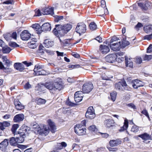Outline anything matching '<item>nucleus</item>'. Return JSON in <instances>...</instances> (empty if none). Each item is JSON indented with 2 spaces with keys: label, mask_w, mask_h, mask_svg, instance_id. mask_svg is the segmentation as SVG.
Listing matches in <instances>:
<instances>
[{
  "label": "nucleus",
  "mask_w": 152,
  "mask_h": 152,
  "mask_svg": "<svg viewBox=\"0 0 152 152\" xmlns=\"http://www.w3.org/2000/svg\"><path fill=\"white\" fill-rule=\"evenodd\" d=\"M128 127V120L125 119L124 120V125L123 126L121 127L120 129V131H123L125 130H126Z\"/></svg>",
  "instance_id": "34"
},
{
  "label": "nucleus",
  "mask_w": 152,
  "mask_h": 152,
  "mask_svg": "<svg viewBox=\"0 0 152 152\" xmlns=\"http://www.w3.org/2000/svg\"><path fill=\"white\" fill-rule=\"evenodd\" d=\"M115 88L116 90L119 91L123 90V88L124 90H128L129 88L127 87V84L125 81H123L119 82L115 84Z\"/></svg>",
  "instance_id": "4"
},
{
  "label": "nucleus",
  "mask_w": 152,
  "mask_h": 152,
  "mask_svg": "<svg viewBox=\"0 0 152 152\" xmlns=\"http://www.w3.org/2000/svg\"><path fill=\"white\" fill-rule=\"evenodd\" d=\"M54 91L57 90H60L63 88V86L61 82H56L54 83Z\"/></svg>",
  "instance_id": "28"
},
{
  "label": "nucleus",
  "mask_w": 152,
  "mask_h": 152,
  "mask_svg": "<svg viewBox=\"0 0 152 152\" xmlns=\"http://www.w3.org/2000/svg\"><path fill=\"white\" fill-rule=\"evenodd\" d=\"M116 56L115 54L109 55L105 57V60L108 62L112 63L116 61Z\"/></svg>",
  "instance_id": "12"
},
{
  "label": "nucleus",
  "mask_w": 152,
  "mask_h": 152,
  "mask_svg": "<svg viewBox=\"0 0 152 152\" xmlns=\"http://www.w3.org/2000/svg\"><path fill=\"white\" fill-rule=\"evenodd\" d=\"M25 137L26 135L24 134H20V143H22L24 141Z\"/></svg>",
  "instance_id": "46"
},
{
  "label": "nucleus",
  "mask_w": 152,
  "mask_h": 152,
  "mask_svg": "<svg viewBox=\"0 0 152 152\" xmlns=\"http://www.w3.org/2000/svg\"><path fill=\"white\" fill-rule=\"evenodd\" d=\"M38 134L41 135L46 136L48 134L49 132L48 127L46 125H43L42 127H41V129H38Z\"/></svg>",
  "instance_id": "7"
},
{
  "label": "nucleus",
  "mask_w": 152,
  "mask_h": 152,
  "mask_svg": "<svg viewBox=\"0 0 152 152\" xmlns=\"http://www.w3.org/2000/svg\"><path fill=\"white\" fill-rule=\"evenodd\" d=\"M19 139L18 137L15 138L14 137H12L10 139V144L12 146H16L19 148V145L18 144L19 142Z\"/></svg>",
  "instance_id": "15"
},
{
  "label": "nucleus",
  "mask_w": 152,
  "mask_h": 152,
  "mask_svg": "<svg viewBox=\"0 0 152 152\" xmlns=\"http://www.w3.org/2000/svg\"><path fill=\"white\" fill-rule=\"evenodd\" d=\"M19 146L20 149L22 150H24V149H26L28 147V145H25L20 144Z\"/></svg>",
  "instance_id": "61"
},
{
  "label": "nucleus",
  "mask_w": 152,
  "mask_h": 152,
  "mask_svg": "<svg viewBox=\"0 0 152 152\" xmlns=\"http://www.w3.org/2000/svg\"><path fill=\"white\" fill-rule=\"evenodd\" d=\"M152 52V44H151L147 49V52L150 53Z\"/></svg>",
  "instance_id": "64"
},
{
  "label": "nucleus",
  "mask_w": 152,
  "mask_h": 152,
  "mask_svg": "<svg viewBox=\"0 0 152 152\" xmlns=\"http://www.w3.org/2000/svg\"><path fill=\"white\" fill-rule=\"evenodd\" d=\"M32 27L35 30H37L41 29V26L38 24L33 25Z\"/></svg>",
  "instance_id": "52"
},
{
  "label": "nucleus",
  "mask_w": 152,
  "mask_h": 152,
  "mask_svg": "<svg viewBox=\"0 0 152 152\" xmlns=\"http://www.w3.org/2000/svg\"><path fill=\"white\" fill-rule=\"evenodd\" d=\"M113 76L111 77H108L106 76L104 73L102 75V79L103 80H110V78H113Z\"/></svg>",
  "instance_id": "44"
},
{
  "label": "nucleus",
  "mask_w": 152,
  "mask_h": 152,
  "mask_svg": "<svg viewBox=\"0 0 152 152\" xmlns=\"http://www.w3.org/2000/svg\"><path fill=\"white\" fill-rule=\"evenodd\" d=\"M72 27V26L70 24H67L64 25H56L54 30L56 29L57 31V35L58 36L60 35L62 36L67 33Z\"/></svg>",
  "instance_id": "1"
},
{
  "label": "nucleus",
  "mask_w": 152,
  "mask_h": 152,
  "mask_svg": "<svg viewBox=\"0 0 152 152\" xmlns=\"http://www.w3.org/2000/svg\"><path fill=\"white\" fill-rule=\"evenodd\" d=\"M89 27L91 30L94 31L97 28V25L94 22H92L90 24Z\"/></svg>",
  "instance_id": "38"
},
{
  "label": "nucleus",
  "mask_w": 152,
  "mask_h": 152,
  "mask_svg": "<svg viewBox=\"0 0 152 152\" xmlns=\"http://www.w3.org/2000/svg\"><path fill=\"white\" fill-rule=\"evenodd\" d=\"M152 58V55H145L143 58L144 60L149 61Z\"/></svg>",
  "instance_id": "50"
},
{
  "label": "nucleus",
  "mask_w": 152,
  "mask_h": 152,
  "mask_svg": "<svg viewBox=\"0 0 152 152\" xmlns=\"http://www.w3.org/2000/svg\"><path fill=\"white\" fill-rule=\"evenodd\" d=\"M26 14V11L25 10H21L20 12V17H21V19L25 18V16Z\"/></svg>",
  "instance_id": "42"
},
{
  "label": "nucleus",
  "mask_w": 152,
  "mask_h": 152,
  "mask_svg": "<svg viewBox=\"0 0 152 152\" xmlns=\"http://www.w3.org/2000/svg\"><path fill=\"white\" fill-rule=\"evenodd\" d=\"M142 113L144 115H145L146 116H147L148 119H149V115L148 113L147 110H144L142 112Z\"/></svg>",
  "instance_id": "59"
},
{
  "label": "nucleus",
  "mask_w": 152,
  "mask_h": 152,
  "mask_svg": "<svg viewBox=\"0 0 152 152\" xmlns=\"http://www.w3.org/2000/svg\"><path fill=\"white\" fill-rule=\"evenodd\" d=\"M104 125L107 128L113 126L115 123L113 120L112 119H108L105 120L104 122Z\"/></svg>",
  "instance_id": "19"
},
{
  "label": "nucleus",
  "mask_w": 152,
  "mask_h": 152,
  "mask_svg": "<svg viewBox=\"0 0 152 152\" xmlns=\"http://www.w3.org/2000/svg\"><path fill=\"white\" fill-rule=\"evenodd\" d=\"M100 50L103 54H107L110 51L109 47L104 45H101L100 46Z\"/></svg>",
  "instance_id": "22"
},
{
  "label": "nucleus",
  "mask_w": 152,
  "mask_h": 152,
  "mask_svg": "<svg viewBox=\"0 0 152 152\" xmlns=\"http://www.w3.org/2000/svg\"><path fill=\"white\" fill-rule=\"evenodd\" d=\"M88 130L91 132H95L97 130V129L95 125L90 126L88 128Z\"/></svg>",
  "instance_id": "37"
},
{
  "label": "nucleus",
  "mask_w": 152,
  "mask_h": 152,
  "mask_svg": "<svg viewBox=\"0 0 152 152\" xmlns=\"http://www.w3.org/2000/svg\"><path fill=\"white\" fill-rule=\"evenodd\" d=\"M152 7V4L148 1H146L144 4V7L143 10H147L149 9H151Z\"/></svg>",
  "instance_id": "30"
},
{
  "label": "nucleus",
  "mask_w": 152,
  "mask_h": 152,
  "mask_svg": "<svg viewBox=\"0 0 152 152\" xmlns=\"http://www.w3.org/2000/svg\"><path fill=\"white\" fill-rule=\"evenodd\" d=\"M31 36V34L27 30L23 31L20 35L21 39L24 41L28 40L30 38Z\"/></svg>",
  "instance_id": "9"
},
{
  "label": "nucleus",
  "mask_w": 152,
  "mask_h": 152,
  "mask_svg": "<svg viewBox=\"0 0 152 152\" xmlns=\"http://www.w3.org/2000/svg\"><path fill=\"white\" fill-rule=\"evenodd\" d=\"M66 104L70 106H72L74 105V104L69 101V99L66 102Z\"/></svg>",
  "instance_id": "63"
},
{
  "label": "nucleus",
  "mask_w": 152,
  "mask_h": 152,
  "mask_svg": "<svg viewBox=\"0 0 152 152\" xmlns=\"http://www.w3.org/2000/svg\"><path fill=\"white\" fill-rule=\"evenodd\" d=\"M86 116L87 118L93 119L96 116L94 110L92 106L89 107L86 114Z\"/></svg>",
  "instance_id": "5"
},
{
  "label": "nucleus",
  "mask_w": 152,
  "mask_h": 152,
  "mask_svg": "<svg viewBox=\"0 0 152 152\" xmlns=\"http://www.w3.org/2000/svg\"><path fill=\"white\" fill-rule=\"evenodd\" d=\"M111 98V100L114 102L115 101L117 93L115 91H114L110 93Z\"/></svg>",
  "instance_id": "39"
},
{
  "label": "nucleus",
  "mask_w": 152,
  "mask_h": 152,
  "mask_svg": "<svg viewBox=\"0 0 152 152\" xmlns=\"http://www.w3.org/2000/svg\"><path fill=\"white\" fill-rule=\"evenodd\" d=\"M48 123L50 127V130L52 133L55 132L56 129L54 123L52 121L50 120H48Z\"/></svg>",
  "instance_id": "21"
},
{
  "label": "nucleus",
  "mask_w": 152,
  "mask_h": 152,
  "mask_svg": "<svg viewBox=\"0 0 152 152\" xmlns=\"http://www.w3.org/2000/svg\"><path fill=\"white\" fill-rule=\"evenodd\" d=\"M121 44V42L120 41L118 42H114L112 44H110V47L112 50L116 51L120 50Z\"/></svg>",
  "instance_id": "10"
},
{
  "label": "nucleus",
  "mask_w": 152,
  "mask_h": 152,
  "mask_svg": "<svg viewBox=\"0 0 152 152\" xmlns=\"http://www.w3.org/2000/svg\"><path fill=\"white\" fill-rule=\"evenodd\" d=\"M142 60L140 57H137L136 58L135 62L136 63L139 64H141L142 62Z\"/></svg>",
  "instance_id": "54"
},
{
  "label": "nucleus",
  "mask_w": 152,
  "mask_h": 152,
  "mask_svg": "<svg viewBox=\"0 0 152 152\" xmlns=\"http://www.w3.org/2000/svg\"><path fill=\"white\" fill-rule=\"evenodd\" d=\"M119 40V39L115 36L113 37L110 40V44H112L114 42H117L116 41Z\"/></svg>",
  "instance_id": "45"
},
{
  "label": "nucleus",
  "mask_w": 152,
  "mask_h": 152,
  "mask_svg": "<svg viewBox=\"0 0 152 152\" xmlns=\"http://www.w3.org/2000/svg\"><path fill=\"white\" fill-rule=\"evenodd\" d=\"M126 105L131 108L133 109L134 110L136 109V106L135 105L132 103H130L126 104Z\"/></svg>",
  "instance_id": "55"
},
{
  "label": "nucleus",
  "mask_w": 152,
  "mask_h": 152,
  "mask_svg": "<svg viewBox=\"0 0 152 152\" xmlns=\"http://www.w3.org/2000/svg\"><path fill=\"white\" fill-rule=\"evenodd\" d=\"M42 12H41L39 10H38L36 12L35 16H39L42 15Z\"/></svg>",
  "instance_id": "58"
},
{
  "label": "nucleus",
  "mask_w": 152,
  "mask_h": 152,
  "mask_svg": "<svg viewBox=\"0 0 152 152\" xmlns=\"http://www.w3.org/2000/svg\"><path fill=\"white\" fill-rule=\"evenodd\" d=\"M32 128L34 129V130L37 132V134H38V129H41V127L37 124L36 123L32 126Z\"/></svg>",
  "instance_id": "35"
},
{
  "label": "nucleus",
  "mask_w": 152,
  "mask_h": 152,
  "mask_svg": "<svg viewBox=\"0 0 152 152\" xmlns=\"http://www.w3.org/2000/svg\"><path fill=\"white\" fill-rule=\"evenodd\" d=\"M121 141L118 139L112 140L110 141L109 144L111 146L114 147L117 146L121 143Z\"/></svg>",
  "instance_id": "26"
},
{
  "label": "nucleus",
  "mask_w": 152,
  "mask_h": 152,
  "mask_svg": "<svg viewBox=\"0 0 152 152\" xmlns=\"http://www.w3.org/2000/svg\"><path fill=\"white\" fill-rule=\"evenodd\" d=\"M138 127L136 125H134L132 126L131 131L134 132H136L138 131Z\"/></svg>",
  "instance_id": "48"
},
{
  "label": "nucleus",
  "mask_w": 152,
  "mask_h": 152,
  "mask_svg": "<svg viewBox=\"0 0 152 152\" xmlns=\"http://www.w3.org/2000/svg\"><path fill=\"white\" fill-rule=\"evenodd\" d=\"M81 91H78L75 93L74 95L75 101L77 102H80L83 99V96L81 94Z\"/></svg>",
  "instance_id": "14"
},
{
  "label": "nucleus",
  "mask_w": 152,
  "mask_h": 152,
  "mask_svg": "<svg viewBox=\"0 0 152 152\" xmlns=\"http://www.w3.org/2000/svg\"><path fill=\"white\" fill-rule=\"evenodd\" d=\"M117 56L116 58V61L118 63H121L124 60V58L122 57L124 55V53L122 52L116 53L115 54Z\"/></svg>",
  "instance_id": "16"
},
{
  "label": "nucleus",
  "mask_w": 152,
  "mask_h": 152,
  "mask_svg": "<svg viewBox=\"0 0 152 152\" xmlns=\"http://www.w3.org/2000/svg\"><path fill=\"white\" fill-rule=\"evenodd\" d=\"M4 63L5 65H6L7 66H9L11 64L12 62L8 59L5 62H4Z\"/></svg>",
  "instance_id": "62"
},
{
  "label": "nucleus",
  "mask_w": 152,
  "mask_h": 152,
  "mask_svg": "<svg viewBox=\"0 0 152 152\" xmlns=\"http://www.w3.org/2000/svg\"><path fill=\"white\" fill-rule=\"evenodd\" d=\"M138 137L141 138L143 140H144V142L146 143H148L150 142L149 141H146L147 140H151V137L149 134L146 133H145L143 134L139 135Z\"/></svg>",
  "instance_id": "13"
},
{
  "label": "nucleus",
  "mask_w": 152,
  "mask_h": 152,
  "mask_svg": "<svg viewBox=\"0 0 152 152\" xmlns=\"http://www.w3.org/2000/svg\"><path fill=\"white\" fill-rule=\"evenodd\" d=\"M8 144V140L7 139H5L0 143V148L5 149L7 147Z\"/></svg>",
  "instance_id": "29"
},
{
  "label": "nucleus",
  "mask_w": 152,
  "mask_h": 152,
  "mask_svg": "<svg viewBox=\"0 0 152 152\" xmlns=\"http://www.w3.org/2000/svg\"><path fill=\"white\" fill-rule=\"evenodd\" d=\"M45 46L47 48L52 47L53 44V42L49 39H46L44 42Z\"/></svg>",
  "instance_id": "32"
},
{
  "label": "nucleus",
  "mask_w": 152,
  "mask_h": 152,
  "mask_svg": "<svg viewBox=\"0 0 152 152\" xmlns=\"http://www.w3.org/2000/svg\"><path fill=\"white\" fill-rule=\"evenodd\" d=\"M13 121L15 123H18L19 121V114L16 115L15 116Z\"/></svg>",
  "instance_id": "53"
},
{
  "label": "nucleus",
  "mask_w": 152,
  "mask_h": 152,
  "mask_svg": "<svg viewBox=\"0 0 152 152\" xmlns=\"http://www.w3.org/2000/svg\"><path fill=\"white\" fill-rule=\"evenodd\" d=\"M132 83L133 87L135 89H137L138 87L143 86H144L143 83L139 80H132Z\"/></svg>",
  "instance_id": "11"
},
{
  "label": "nucleus",
  "mask_w": 152,
  "mask_h": 152,
  "mask_svg": "<svg viewBox=\"0 0 152 152\" xmlns=\"http://www.w3.org/2000/svg\"><path fill=\"white\" fill-rule=\"evenodd\" d=\"M42 69V67L39 64L36 65L34 70L33 73H36L39 70Z\"/></svg>",
  "instance_id": "43"
},
{
  "label": "nucleus",
  "mask_w": 152,
  "mask_h": 152,
  "mask_svg": "<svg viewBox=\"0 0 152 152\" xmlns=\"http://www.w3.org/2000/svg\"><path fill=\"white\" fill-rule=\"evenodd\" d=\"M44 86L45 88L49 90H54V84L52 83H46Z\"/></svg>",
  "instance_id": "31"
},
{
  "label": "nucleus",
  "mask_w": 152,
  "mask_h": 152,
  "mask_svg": "<svg viewBox=\"0 0 152 152\" xmlns=\"http://www.w3.org/2000/svg\"><path fill=\"white\" fill-rule=\"evenodd\" d=\"M10 125V124L8 121H4L2 122H0V129L3 131L5 129V127H9Z\"/></svg>",
  "instance_id": "24"
},
{
  "label": "nucleus",
  "mask_w": 152,
  "mask_h": 152,
  "mask_svg": "<svg viewBox=\"0 0 152 152\" xmlns=\"http://www.w3.org/2000/svg\"><path fill=\"white\" fill-rule=\"evenodd\" d=\"M46 102L45 99L41 98H39L37 100V104L38 105L44 104Z\"/></svg>",
  "instance_id": "41"
},
{
  "label": "nucleus",
  "mask_w": 152,
  "mask_h": 152,
  "mask_svg": "<svg viewBox=\"0 0 152 152\" xmlns=\"http://www.w3.org/2000/svg\"><path fill=\"white\" fill-rule=\"evenodd\" d=\"M32 64L31 62L28 63L26 61H23L21 63H20V72H21L20 75H22L23 74H26L28 72V69L27 68H25L24 65L26 67H28Z\"/></svg>",
  "instance_id": "3"
},
{
  "label": "nucleus",
  "mask_w": 152,
  "mask_h": 152,
  "mask_svg": "<svg viewBox=\"0 0 152 152\" xmlns=\"http://www.w3.org/2000/svg\"><path fill=\"white\" fill-rule=\"evenodd\" d=\"M101 7L104 8H106V2L105 1L102 0L101 1Z\"/></svg>",
  "instance_id": "57"
},
{
  "label": "nucleus",
  "mask_w": 152,
  "mask_h": 152,
  "mask_svg": "<svg viewBox=\"0 0 152 152\" xmlns=\"http://www.w3.org/2000/svg\"><path fill=\"white\" fill-rule=\"evenodd\" d=\"M48 12L46 13H45V14L47 15H53L54 14V13L53 12V9L52 8L51 9H47Z\"/></svg>",
  "instance_id": "47"
},
{
  "label": "nucleus",
  "mask_w": 152,
  "mask_h": 152,
  "mask_svg": "<svg viewBox=\"0 0 152 152\" xmlns=\"http://www.w3.org/2000/svg\"><path fill=\"white\" fill-rule=\"evenodd\" d=\"M86 30V25L83 23L78 24L76 28V31L80 35L81 33H85Z\"/></svg>",
  "instance_id": "8"
},
{
  "label": "nucleus",
  "mask_w": 152,
  "mask_h": 152,
  "mask_svg": "<svg viewBox=\"0 0 152 152\" xmlns=\"http://www.w3.org/2000/svg\"><path fill=\"white\" fill-rule=\"evenodd\" d=\"M74 131L76 134L79 136L85 135L86 134V129L83 127L80 124L75 126Z\"/></svg>",
  "instance_id": "2"
},
{
  "label": "nucleus",
  "mask_w": 152,
  "mask_h": 152,
  "mask_svg": "<svg viewBox=\"0 0 152 152\" xmlns=\"http://www.w3.org/2000/svg\"><path fill=\"white\" fill-rule=\"evenodd\" d=\"M30 129V128L27 126L24 125H23L20 129V134H24L26 135V133L29 131Z\"/></svg>",
  "instance_id": "20"
},
{
  "label": "nucleus",
  "mask_w": 152,
  "mask_h": 152,
  "mask_svg": "<svg viewBox=\"0 0 152 152\" xmlns=\"http://www.w3.org/2000/svg\"><path fill=\"white\" fill-rule=\"evenodd\" d=\"M131 59L132 58H129L127 56H125V60L126 65V66L132 67L133 65L132 61L131 60Z\"/></svg>",
  "instance_id": "25"
},
{
  "label": "nucleus",
  "mask_w": 152,
  "mask_h": 152,
  "mask_svg": "<svg viewBox=\"0 0 152 152\" xmlns=\"http://www.w3.org/2000/svg\"><path fill=\"white\" fill-rule=\"evenodd\" d=\"M152 38V34L149 35H147L144 37V39L148 40H150Z\"/></svg>",
  "instance_id": "56"
},
{
  "label": "nucleus",
  "mask_w": 152,
  "mask_h": 152,
  "mask_svg": "<svg viewBox=\"0 0 152 152\" xmlns=\"http://www.w3.org/2000/svg\"><path fill=\"white\" fill-rule=\"evenodd\" d=\"M13 3V1L12 0H9L4 1L3 2V4H12Z\"/></svg>",
  "instance_id": "60"
},
{
  "label": "nucleus",
  "mask_w": 152,
  "mask_h": 152,
  "mask_svg": "<svg viewBox=\"0 0 152 152\" xmlns=\"http://www.w3.org/2000/svg\"><path fill=\"white\" fill-rule=\"evenodd\" d=\"M144 30L146 33H148L150 32H152V25L146 26L144 28Z\"/></svg>",
  "instance_id": "40"
},
{
  "label": "nucleus",
  "mask_w": 152,
  "mask_h": 152,
  "mask_svg": "<svg viewBox=\"0 0 152 152\" xmlns=\"http://www.w3.org/2000/svg\"><path fill=\"white\" fill-rule=\"evenodd\" d=\"M93 88V85L91 83H85L83 86V92L84 93H88L90 92Z\"/></svg>",
  "instance_id": "6"
},
{
  "label": "nucleus",
  "mask_w": 152,
  "mask_h": 152,
  "mask_svg": "<svg viewBox=\"0 0 152 152\" xmlns=\"http://www.w3.org/2000/svg\"><path fill=\"white\" fill-rule=\"evenodd\" d=\"M19 126L18 124H15L12 125V126L11 131L12 133L14 135L17 134H19V132H17V130L18 127Z\"/></svg>",
  "instance_id": "27"
},
{
  "label": "nucleus",
  "mask_w": 152,
  "mask_h": 152,
  "mask_svg": "<svg viewBox=\"0 0 152 152\" xmlns=\"http://www.w3.org/2000/svg\"><path fill=\"white\" fill-rule=\"evenodd\" d=\"M51 30V25L48 23H45L41 26L40 30H42L43 31H50Z\"/></svg>",
  "instance_id": "17"
},
{
  "label": "nucleus",
  "mask_w": 152,
  "mask_h": 152,
  "mask_svg": "<svg viewBox=\"0 0 152 152\" xmlns=\"http://www.w3.org/2000/svg\"><path fill=\"white\" fill-rule=\"evenodd\" d=\"M14 103L15 105L16 108L18 110L19 109V102L18 100V99H15L14 101Z\"/></svg>",
  "instance_id": "49"
},
{
  "label": "nucleus",
  "mask_w": 152,
  "mask_h": 152,
  "mask_svg": "<svg viewBox=\"0 0 152 152\" xmlns=\"http://www.w3.org/2000/svg\"><path fill=\"white\" fill-rule=\"evenodd\" d=\"M37 39L36 38H32L31 39V41L27 44L28 47L31 48H35L37 47Z\"/></svg>",
  "instance_id": "18"
},
{
  "label": "nucleus",
  "mask_w": 152,
  "mask_h": 152,
  "mask_svg": "<svg viewBox=\"0 0 152 152\" xmlns=\"http://www.w3.org/2000/svg\"><path fill=\"white\" fill-rule=\"evenodd\" d=\"M9 45L13 47H18V45L15 42H10L9 43Z\"/></svg>",
  "instance_id": "51"
},
{
  "label": "nucleus",
  "mask_w": 152,
  "mask_h": 152,
  "mask_svg": "<svg viewBox=\"0 0 152 152\" xmlns=\"http://www.w3.org/2000/svg\"><path fill=\"white\" fill-rule=\"evenodd\" d=\"M11 51V49L7 46H5L2 48V51L4 53H9Z\"/></svg>",
  "instance_id": "36"
},
{
  "label": "nucleus",
  "mask_w": 152,
  "mask_h": 152,
  "mask_svg": "<svg viewBox=\"0 0 152 152\" xmlns=\"http://www.w3.org/2000/svg\"><path fill=\"white\" fill-rule=\"evenodd\" d=\"M98 13L99 14V16H103L104 14H108L107 8L100 7L98 9Z\"/></svg>",
  "instance_id": "23"
},
{
  "label": "nucleus",
  "mask_w": 152,
  "mask_h": 152,
  "mask_svg": "<svg viewBox=\"0 0 152 152\" xmlns=\"http://www.w3.org/2000/svg\"><path fill=\"white\" fill-rule=\"evenodd\" d=\"M37 72H36V73H33L34 76L35 75H46L47 74L46 71L43 70L41 69L39 70Z\"/></svg>",
  "instance_id": "33"
}]
</instances>
